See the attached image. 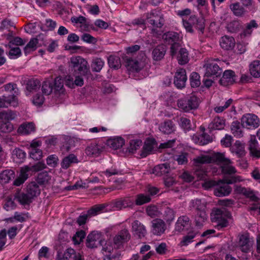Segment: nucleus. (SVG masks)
<instances>
[{"instance_id":"28","label":"nucleus","mask_w":260,"mask_h":260,"mask_svg":"<svg viewBox=\"0 0 260 260\" xmlns=\"http://www.w3.org/2000/svg\"><path fill=\"white\" fill-rule=\"evenodd\" d=\"M225 126L224 120L218 116L215 117L208 125V128L210 131L220 130L224 128Z\"/></svg>"},{"instance_id":"25","label":"nucleus","mask_w":260,"mask_h":260,"mask_svg":"<svg viewBox=\"0 0 260 260\" xmlns=\"http://www.w3.org/2000/svg\"><path fill=\"white\" fill-rule=\"evenodd\" d=\"M221 48L225 50L232 49L235 45V41L233 37L224 36L220 40Z\"/></svg>"},{"instance_id":"50","label":"nucleus","mask_w":260,"mask_h":260,"mask_svg":"<svg viewBox=\"0 0 260 260\" xmlns=\"http://www.w3.org/2000/svg\"><path fill=\"white\" fill-rule=\"evenodd\" d=\"M108 62L111 68L118 69L121 67L120 59L118 56L110 55L108 58Z\"/></svg>"},{"instance_id":"9","label":"nucleus","mask_w":260,"mask_h":260,"mask_svg":"<svg viewBox=\"0 0 260 260\" xmlns=\"http://www.w3.org/2000/svg\"><path fill=\"white\" fill-rule=\"evenodd\" d=\"M243 127L247 129H255L259 125V120L257 116L252 114H247L243 115L241 119Z\"/></svg>"},{"instance_id":"13","label":"nucleus","mask_w":260,"mask_h":260,"mask_svg":"<svg viewBox=\"0 0 260 260\" xmlns=\"http://www.w3.org/2000/svg\"><path fill=\"white\" fill-rule=\"evenodd\" d=\"M131 239V235L127 230L124 229L120 231L114 237L113 243L117 248L122 245L123 243L126 242Z\"/></svg>"},{"instance_id":"15","label":"nucleus","mask_w":260,"mask_h":260,"mask_svg":"<svg viewBox=\"0 0 260 260\" xmlns=\"http://www.w3.org/2000/svg\"><path fill=\"white\" fill-rule=\"evenodd\" d=\"M204 67L206 68L205 75L207 77L214 75L217 77L221 73L219 65L214 62L207 63Z\"/></svg>"},{"instance_id":"58","label":"nucleus","mask_w":260,"mask_h":260,"mask_svg":"<svg viewBox=\"0 0 260 260\" xmlns=\"http://www.w3.org/2000/svg\"><path fill=\"white\" fill-rule=\"evenodd\" d=\"M40 87V82L37 79H31L28 81L26 88L28 90L31 91L36 90Z\"/></svg>"},{"instance_id":"7","label":"nucleus","mask_w":260,"mask_h":260,"mask_svg":"<svg viewBox=\"0 0 260 260\" xmlns=\"http://www.w3.org/2000/svg\"><path fill=\"white\" fill-rule=\"evenodd\" d=\"M199 104V99L194 95L191 96L188 99H180L177 102L178 107L186 112L197 109Z\"/></svg>"},{"instance_id":"55","label":"nucleus","mask_w":260,"mask_h":260,"mask_svg":"<svg viewBox=\"0 0 260 260\" xmlns=\"http://www.w3.org/2000/svg\"><path fill=\"white\" fill-rule=\"evenodd\" d=\"M197 158V157L194 159V161L197 166L196 170H194V174L197 176L198 179L199 180L205 179L206 178L207 172L206 171L199 166V165L202 164L201 163L197 164L196 162L195 159Z\"/></svg>"},{"instance_id":"4","label":"nucleus","mask_w":260,"mask_h":260,"mask_svg":"<svg viewBox=\"0 0 260 260\" xmlns=\"http://www.w3.org/2000/svg\"><path fill=\"white\" fill-rule=\"evenodd\" d=\"M231 217L230 213L225 208L215 209L211 214L212 221L217 223L216 226L218 230L228 225V219Z\"/></svg>"},{"instance_id":"11","label":"nucleus","mask_w":260,"mask_h":260,"mask_svg":"<svg viewBox=\"0 0 260 260\" xmlns=\"http://www.w3.org/2000/svg\"><path fill=\"white\" fill-rule=\"evenodd\" d=\"M232 187L229 186L226 181H222L220 180L218 181L217 186L214 189V194L219 197L227 196L229 195L232 191Z\"/></svg>"},{"instance_id":"22","label":"nucleus","mask_w":260,"mask_h":260,"mask_svg":"<svg viewBox=\"0 0 260 260\" xmlns=\"http://www.w3.org/2000/svg\"><path fill=\"white\" fill-rule=\"evenodd\" d=\"M125 141L124 139L120 136L111 137L107 141L108 146L115 150L122 147Z\"/></svg>"},{"instance_id":"49","label":"nucleus","mask_w":260,"mask_h":260,"mask_svg":"<svg viewBox=\"0 0 260 260\" xmlns=\"http://www.w3.org/2000/svg\"><path fill=\"white\" fill-rule=\"evenodd\" d=\"M177 58L179 64H186L189 60L188 53L186 49L185 48H180Z\"/></svg>"},{"instance_id":"26","label":"nucleus","mask_w":260,"mask_h":260,"mask_svg":"<svg viewBox=\"0 0 260 260\" xmlns=\"http://www.w3.org/2000/svg\"><path fill=\"white\" fill-rule=\"evenodd\" d=\"M62 255L63 260H83L80 253L71 248L66 249Z\"/></svg>"},{"instance_id":"31","label":"nucleus","mask_w":260,"mask_h":260,"mask_svg":"<svg viewBox=\"0 0 260 260\" xmlns=\"http://www.w3.org/2000/svg\"><path fill=\"white\" fill-rule=\"evenodd\" d=\"M35 131V126L32 122L24 123L18 128V133L21 135H29Z\"/></svg>"},{"instance_id":"33","label":"nucleus","mask_w":260,"mask_h":260,"mask_svg":"<svg viewBox=\"0 0 260 260\" xmlns=\"http://www.w3.org/2000/svg\"><path fill=\"white\" fill-rule=\"evenodd\" d=\"M192 139L196 143L199 144L200 145H206L212 140V138L209 135L205 133H203L200 136L193 135Z\"/></svg>"},{"instance_id":"20","label":"nucleus","mask_w":260,"mask_h":260,"mask_svg":"<svg viewBox=\"0 0 260 260\" xmlns=\"http://www.w3.org/2000/svg\"><path fill=\"white\" fill-rule=\"evenodd\" d=\"M189 218L186 216H182L178 218L175 224V231L181 232L189 227Z\"/></svg>"},{"instance_id":"2","label":"nucleus","mask_w":260,"mask_h":260,"mask_svg":"<svg viewBox=\"0 0 260 260\" xmlns=\"http://www.w3.org/2000/svg\"><path fill=\"white\" fill-rule=\"evenodd\" d=\"M147 22L153 26L151 33L155 37L161 35L160 31L157 28H160L164 24L165 20L161 12L157 10H152L146 14Z\"/></svg>"},{"instance_id":"63","label":"nucleus","mask_w":260,"mask_h":260,"mask_svg":"<svg viewBox=\"0 0 260 260\" xmlns=\"http://www.w3.org/2000/svg\"><path fill=\"white\" fill-rule=\"evenodd\" d=\"M163 216L167 222H171L174 219L175 212L172 209L167 207L165 209Z\"/></svg>"},{"instance_id":"6","label":"nucleus","mask_w":260,"mask_h":260,"mask_svg":"<svg viewBox=\"0 0 260 260\" xmlns=\"http://www.w3.org/2000/svg\"><path fill=\"white\" fill-rule=\"evenodd\" d=\"M162 39L166 43L171 45L170 48L171 55H175L181 46L180 35L176 32L168 31L163 35Z\"/></svg>"},{"instance_id":"24","label":"nucleus","mask_w":260,"mask_h":260,"mask_svg":"<svg viewBox=\"0 0 260 260\" xmlns=\"http://www.w3.org/2000/svg\"><path fill=\"white\" fill-rule=\"evenodd\" d=\"M234 189L235 191L237 193L242 194L253 201L256 199L254 192L249 188H245L241 186L235 185Z\"/></svg>"},{"instance_id":"12","label":"nucleus","mask_w":260,"mask_h":260,"mask_svg":"<svg viewBox=\"0 0 260 260\" xmlns=\"http://www.w3.org/2000/svg\"><path fill=\"white\" fill-rule=\"evenodd\" d=\"M112 204L113 207L116 208L118 210L128 207L133 208L134 205L133 200L129 197L117 199L113 201Z\"/></svg>"},{"instance_id":"51","label":"nucleus","mask_w":260,"mask_h":260,"mask_svg":"<svg viewBox=\"0 0 260 260\" xmlns=\"http://www.w3.org/2000/svg\"><path fill=\"white\" fill-rule=\"evenodd\" d=\"M230 7L234 14L237 16H241L245 13L244 9L238 3L231 4Z\"/></svg>"},{"instance_id":"48","label":"nucleus","mask_w":260,"mask_h":260,"mask_svg":"<svg viewBox=\"0 0 260 260\" xmlns=\"http://www.w3.org/2000/svg\"><path fill=\"white\" fill-rule=\"evenodd\" d=\"M104 65V61L100 58H95L92 59L91 68L92 71L94 72H99L102 69Z\"/></svg>"},{"instance_id":"44","label":"nucleus","mask_w":260,"mask_h":260,"mask_svg":"<svg viewBox=\"0 0 260 260\" xmlns=\"http://www.w3.org/2000/svg\"><path fill=\"white\" fill-rule=\"evenodd\" d=\"M77 162V157L73 154L65 157L61 163V167L64 169H68L72 163Z\"/></svg>"},{"instance_id":"38","label":"nucleus","mask_w":260,"mask_h":260,"mask_svg":"<svg viewBox=\"0 0 260 260\" xmlns=\"http://www.w3.org/2000/svg\"><path fill=\"white\" fill-rule=\"evenodd\" d=\"M144 63L142 61L129 59L127 61L128 69L132 71L139 72L144 67Z\"/></svg>"},{"instance_id":"59","label":"nucleus","mask_w":260,"mask_h":260,"mask_svg":"<svg viewBox=\"0 0 260 260\" xmlns=\"http://www.w3.org/2000/svg\"><path fill=\"white\" fill-rule=\"evenodd\" d=\"M179 125L185 131H189L192 129V125L189 119L181 117L179 120Z\"/></svg>"},{"instance_id":"64","label":"nucleus","mask_w":260,"mask_h":260,"mask_svg":"<svg viewBox=\"0 0 260 260\" xmlns=\"http://www.w3.org/2000/svg\"><path fill=\"white\" fill-rule=\"evenodd\" d=\"M153 143L150 141H147L143 146V151L141 154V156L143 157H146L153 150Z\"/></svg>"},{"instance_id":"52","label":"nucleus","mask_w":260,"mask_h":260,"mask_svg":"<svg viewBox=\"0 0 260 260\" xmlns=\"http://www.w3.org/2000/svg\"><path fill=\"white\" fill-rule=\"evenodd\" d=\"M206 205L205 202L197 199L192 200L190 202V207L193 208L197 212L202 210H206Z\"/></svg>"},{"instance_id":"21","label":"nucleus","mask_w":260,"mask_h":260,"mask_svg":"<svg viewBox=\"0 0 260 260\" xmlns=\"http://www.w3.org/2000/svg\"><path fill=\"white\" fill-rule=\"evenodd\" d=\"M102 151V147L95 143H91L85 149L87 155L92 157L98 156Z\"/></svg>"},{"instance_id":"41","label":"nucleus","mask_w":260,"mask_h":260,"mask_svg":"<svg viewBox=\"0 0 260 260\" xmlns=\"http://www.w3.org/2000/svg\"><path fill=\"white\" fill-rule=\"evenodd\" d=\"M12 156L14 160L16 163L19 164L22 162L25 159L26 153L19 148H15L13 151Z\"/></svg>"},{"instance_id":"47","label":"nucleus","mask_w":260,"mask_h":260,"mask_svg":"<svg viewBox=\"0 0 260 260\" xmlns=\"http://www.w3.org/2000/svg\"><path fill=\"white\" fill-rule=\"evenodd\" d=\"M197 234L194 231H191L189 232L187 235L184 236L182 240L181 241L179 245L181 247L182 246H186L189 243H191L193 241V239L194 238Z\"/></svg>"},{"instance_id":"40","label":"nucleus","mask_w":260,"mask_h":260,"mask_svg":"<svg viewBox=\"0 0 260 260\" xmlns=\"http://www.w3.org/2000/svg\"><path fill=\"white\" fill-rule=\"evenodd\" d=\"M26 192H28L33 198L39 196L40 193V189L38 183L35 182H32L28 184L26 187Z\"/></svg>"},{"instance_id":"8","label":"nucleus","mask_w":260,"mask_h":260,"mask_svg":"<svg viewBox=\"0 0 260 260\" xmlns=\"http://www.w3.org/2000/svg\"><path fill=\"white\" fill-rule=\"evenodd\" d=\"M105 240L101 232L93 231L87 236L86 245L88 248H95L103 245Z\"/></svg>"},{"instance_id":"19","label":"nucleus","mask_w":260,"mask_h":260,"mask_svg":"<svg viewBox=\"0 0 260 260\" xmlns=\"http://www.w3.org/2000/svg\"><path fill=\"white\" fill-rule=\"evenodd\" d=\"M40 38L41 36H39L30 40L28 43L24 48V51L25 55H27L31 51H35L37 47L43 45V43L40 41Z\"/></svg>"},{"instance_id":"18","label":"nucleus","mask_w":260,"mask_h":260,"mask_svg":"<svg viewBox=\"0 0 260 260\" xmlns=\"http://www.w3.org/2000/svg\"><path fill=\"white\" fill-rule=\"evenodd\" d=\"M152 232L156 235L163 234L166 230L164 221L160 219H155L152 221Z\"/></svg>"},{"instance_id":"61","label":"nucleus","mask_w":260,"mask_h":260,"mask_svg":"<svg viewBox=\"0 0 260 260\" xmlns=\"http://www.w3.org/2000/svg\"><path fill=\"white\" fill-rule=\"evenodd\" d=\"M232 149L233 152L238 155H242L244 152V146L240 141H236Z\"/></svg>"},{"instance_id":"29","label":"nucleus","mask_w":260,"mask_h":260,"mask_svg":"<svg viewBox=\"0 0 260 260\" xmlns=\"http://www.w3.org/2000/svg\"><path fill=\"white\" fill-rule=\"evenodd\" d=\"M249 150L251 154L257 158L260 157V149L254 136H251L249 141Z\"/></svg>"},{"instance_id":"45","label":"nucleus","mask_w":260,"mask_h":260,"mask_svg":"<svg viewBox=\"0 0 260 260\" xmlns=\"http://www.w3.org/2000/svg\"><path fill=\"white\" fill-rule=\"evenodd\" d=\"M258 26V25L255 20H251L249 23L246 24L242 35L244 36L251 35L253 29L257 28Z\"/></svg>"},{"instance_id":"43","label":"nucleus","mask_w":260,"mask_h":260,"mask_svg":"<svg viewBox=\"0 0 260 260\" xmlns=\"http://www.w3.org/2000/svg\"><path fill=\"white\" fill-rule=\"evenodd\" d=\"M142 145V141L139 139L131 140L127 148L126 152L134 153Z\"/></svg>"},{"instance_id":"60","label":"nucleus","mask_w":260,"mask_h":260,"mask_svg":"<svg viewBox=\"0 0 260 260\" xmlns=\"http://www.w3.org/2000/svg\"><path fill=\"white\" fill-rule=\"evenodd\" d=\"M14 129L13 124L10 121L0 122V131L8 133H10Z\"/></svg>"},{"instance_id":"39","label":"nucleus","mask_w":260,"mask_h":260,"mask_svg":"<svg viewBox=\"0 0 260 260\" xmlns=\"http://www.w3.org/2000/svg\"><path fill=\"white\" fill-rule=\"evenodd\" d=\"M250 74L254 78L260 77V60H254L249 65Z\"/></svg>"},{"instance_id":"62","label":"nucleus","mask_w":260,"mask_h":260,"mask_svg":"<svg viewBox=\"0 0 260 260\" xmlns=\"http://www.w3.org/2000/svg\"><path fill=\"white\" fill-rule=\"evenodd\" d=\"M50 179V177L47 172H42L39 173L37 177V183L45 184Z\"/></svg>"},{"instance_id":"37","label":"nucleus","mask_w":260,"mask_h":260,"mask_svg":"<svg viewBox=\"0 0 260 260\" xmlns=\"http://www.w3.org/2000/svg\"><path fill=\"white\" fill-rule=\"evenodd\" d=\"M15 173L11 170H5L0 173V183H7L14 178Z\"/></svg>"},{"instance_id":"42","label":"nucleus","mask_w":260,"mask_h":260,"mask_svg":"<svg viewBox=\"0 0 260 260\" xmlns=\"http://www.w3.org/2000/svg\"><path fill=\"white\" fill-rule=\"evenodd\" d=\"M207 215L206 212V210H200L197 211L195 217V222L196 226L201 227L203 225V223L206 220Z\"/></svg>"},{"instance_id":"32","label":"nucleus","mask_w":260,"mask_h":260,"mask_svg":"<svg viewBox=\"0 0 260 260\" xmlns=\"http://www.w3.org/2000/svg\"><path fill=\"white\" fill-rule=\"evenodd\" d=\"M170 171V167L169 164L164 163L159 164L155 167L153 169V174L156 176H161L169 173Z\"/></svg>"},{"instance_id":"57","label":"nucleus","mask_w":260,"mask_h":260,"mask_svg":"<svg viewBox=\"0 0 260 260\" xmlns=\"http://www.w3.org/2000/svg\"><path fill=\"white\" fill-rule=\"evenodd\" d=\"M189 80L192 87H197L201 85L200 76L197 72H192L191 74Z\"/></svg>"},{"instance_id":"17","label":"nucleus","mask_w":260,"mask_h":260,"mask_svg":"<svg viewBox=\"0 0 260 260\" xmlns=\"http://www.w3.org/2000/svg\"><path fill=\"white\" fill-rule=\"evenodd\" d=\"M235 81V73L232 70L225 71L222 78L219 80L220 84L224 86L232 84Z\"/></svg>"},{"instance_id":"53","label":"nucleus","mask_w":260,"mask_h":260,"mask_svg":"<svg viewBox=\"0 0 260 260\" xmlns=\"http://www.w3.org/2000/svg\"><path fill=\"white\" fill-rule=\"evenodd\" d=\"M30 194L28 192L21 193L17 196V199L19 203L22 205H28L31 202L33 197H30Z\"/></svg>"},{"instance_id":"23","label":"nucleus","mask_w":260,"mask_h":260,"mask_svg":"<svg viewBox=\"0 0 260 260\" xmlns=\"http://www.w3.org/2000/svg\"><path fill=\"white\" fill-rule=\"evenodd\" d=\"M132 229L135 235L139 238L144 237L147 233L145 227L138 220H135L132 223Z\"/></svg>"},{"instance_id":"10","label":"nucleus","mask_w":260,"mask_h":260,"mask_svg":"<svg viewBox=\"0 0 260 260\" xmlns=\"http://www.w3.org/2000/svg\"><path fill=\"white\" fill-rule=\"evenodd\" d=\"M187 79L185 70L181 68L177 69L174 77V84L178 88L185 86Z\"/></svg>"},{"instance_id":"36","label":"nucleus","mask_w":260,"mask_h":260,"mask_svg":"<svg viewBox=\"0 0 260 260\" xmlns=\"http://www.w3.org/2000/svg\"><path fill=\"white\" fill-rule=\"evenodd\" d=\"M190 22L192 26L203 32L205 28L204 20L203 18H197L195 15L190 17Z\"/></svg>"},{"instance_id":"14","label":"nucleus","mask_w":260,"mask_h":260,"mask_svg":"<svg viewBox=\"0 0 260 260\" xmlns=\"http://www.w3.org/2000/svg\"><path fill=\"white\" fill-rule=\"evenodd\" d=\"M30 169L29 166H25L22 167L20 171L19 176L14 180V185L19 186L22 184L30 175Z\"/></svg>"},{"instance_id":"5","label":"nucleus","mask_w":260,"mask_h":260,"mask_svg":"<svg viewBox=\"0 0 260 260\" xmlns=\"http://www.w3.org/2000/svg\"><path fill=\"white\" fill-rule=\"evenodd\" d=\"M70 67L77 74L85 76L90 73L88 62L80 56H73L70 59Z\"/></svg>"},{"instance_id":"3","label":"nucleus","mask_w":260,"mask_h":260,"mask_svg":"<svg viewBox=\"0 0 260 260\" xmlns=\"http://www.w3.org/2000/svg\"><path fill=\"white\" fill-rule=\"evenodd\" d=\"M42 91L46 95L53 93L56 96H59L63 94L64 88L62 79L60 77H57L53 84L49 80L44 81L42 85Z\"/></svg>"},{"instance_id":"16","label":"nucleus","mask_w":260,"mask_h":260,"mask_svg":"<svg viewBox=\"0 0 260 260\" xmlns=\"http://www.w3.org/2000/svg\"><path fill=\"white\" fill-rule=\"evenodd\" d=\"M18 104V100L14 95L0 96V108H6L9 106L16 107Z\"/></svg>"},{"instance_id":"1","label":"nucleus","mask_w":260,"mask_h":260,"mask_svg":"<svg viewBox=\"0 0 260 260\" xmlns=\"http://www.w3.org/2000/svg\"><path fill=\"white\" fill-rule=\"evenodd\" d=\"M197 164L215 163L221 166L222 172L226 174H233L236 173L235 167L231 165V160L225 157L224 153H214L211 155H202L195 159Z\"/></svg>"},{"instance_id":"46","label":"nucleus","mask_w":260,"mask_h":260,"mask_svg":"<svg viewBox=\"0 0 260 260\" xmlns=\"http://www.w3.org/2000/svg\"><path fill=\"white\" fill-rule=\"evenodd\" d=\"M16 114L15 112L7 110L0 112V122H6L15 119Z\"/></svg>"},{"instance_id":"34","label":"nucleus","mask_w":260,"mask_h":260,"mask_svg":"<svg viewBox=\"0 0 260 260\" xmlns=\"http://www.w3.org/2000/svg\"><path fill=\"white\" fill-rule=\"evenodd\" d=\"M166 49L162 45H159L155 47L152 51V57L154 60H160L165 56Z\"/></svg>"},{"instance_id":"27","label":"nucleus","mask_w":260,"mask_h":260,"mask_svg":"<svg viewBox=\"0 0 260 260\" xmlns=\"http://www.w3.org/2000/svg\"><path fill=\"white\" fill-rule=\"evenodd\" d=\"M238 246L240 249L244 252H247L250 250V244L248 235H242L240 236Z\"/></svg>"},{"instance_id":"54","label":"nucleus","mask_w":260,"mask_h":260,"mask_svg":"<svg viewBox=\"0 0 260 260\" xmlns=\"http://www.w3.org/2000/svg\"><path fill=\"white\" fill-rule=\"evenodd\" d=\"M6 46H8L10 48L8 54L10 59H16L21 55V51L19 47H12L10 44H8Z\"/></svg>"},{"instance_id":"35","label":"nucleus","mask_w":260,"mask_h":260,"mask_svg":"<svg viewBox=\"0 0 260 260\" xmlns=\"http://www.w3.org/2000/svg\"><path fill=\"white\" fill-rule=\"evenodd\" d=\"M241 123L238 121H233L231 126V130L235 137L240 138L243 136Z\"/></svg>"},{"instance_id":"30","label":"nucleus","mask_w":260,"mask_h":260,"mask_svg":"<svg viewBox=\"0 0 260 260\" xmlns=\"http://www.w3.org/2000/svg\"><path fill=\"white\" fill-rule=\"evenodd\" d=\"M159 129L164 134H170L175 131V125L172 121L168 120L159 125Z\"/></svg>"},{"instance_id":"56","label":"nucleus","mask_w":260,"mask_h":260,"mask_svg":"<svg viewBox=\"0 0 260 260\" xmlns=\"http://www.w3.org/2000/svg\"><path fill=\"white\" fill-rule=\"evenodd\" d=\"M150 201L151 198L149 195L141 193L137 196L135 203L137 205L140 206L149 203Z\"/></svg>"}]
</instances>
